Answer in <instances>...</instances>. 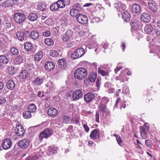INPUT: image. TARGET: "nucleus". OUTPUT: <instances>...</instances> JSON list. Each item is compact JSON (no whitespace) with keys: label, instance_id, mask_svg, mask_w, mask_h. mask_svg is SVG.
I'll list each match as a JSON object with an SVG mask.
<instances>
[{"label":"nucleus","instance_id":"15","mask_svg":"<svg viewBox=\"0 0 160 160\" xmlns=\"http://www.w3.org/2000/svg\"><path fill=\"white\" fill-rule=\"evenodd\" d=\"M132 10L133 12L135 14H139L141 12V6L137 4H134L132 5Z\"/></svg>","mask_w":160,"mask_h":160},{"label":"nucleus","instance_id":"2","mask_svg":"<svg viewBox=\"0 0 160 160\" xmlns=\"http://www.w3.org/2000/svg\"><path fill=\"white\" fill-rule=\"evenodd\" d=\"M16 38L19 41H22L29 36V31L28 30L22 31L18 30L16 33Z\"/></svg>","mask_w":160,"mask_h":160},{"label":"nucleus","instance_id":"4","mask_svg":"<svg viewBox=\"0 0 160 160\" xmlns=\"http://www.w3.org/2000/svg\"><path fill=\"white\" fill-rule=\"evenodd\" d=\"M14 18L16 23L21 24L25 20L26 17L25 14L21 12H18L14 14Z\"/></svg>","mask_w":160,"mask_h":160},{"label":"nucleus","instance_id":"29","mask_svg":"<svg viewBox=\"0 0 160 160\" xmlns=\"http://www.w3.org/2000/svg\"><path fill=\"white\" fill-rule=\"evenodd\" d=\"M29 35L31 38L34 40L36 39L39 36L38 32L35 30L32 31L30 33H29Z\"/></svg>","mask_w":160,"mask_h":160},{"label":"nucleus","instance_id":"32","mask_svg":"<svg viewBox=\"0 0 160 160\" xmlns=\"http://www.w3.org/2000/svg\"><path fill=\"white\" fill-rule=\"evenodd\" d=\"M97 76V74L96 72H93L91 73L89 77L88 80L91 82H93L95 80Z\"/></svg>","mask_w":160,"mask_h":160},{"label":"nucleus","instance_id":"22","mask_svg":"<svg viewBox=\"0 0 160 160\" xmlns=\"http://www.w3.org/2000/svg\"><path fill=\"white\" fill-rule=\"evenodd\" d=\"M48 113L49 116L53 117L56 116L58 114L57 110L53 108H49L48 110Z\"/></svg>","mask_w":160,"mask_h":160},{"label":"nucleus","instance_id":"53","mask_svg":"<svg viewBox=\"0 0 160 160\" xmlns=\"http://www.w3.org/2000/svg\"><path fill=\"white\" fill-rule=\"evenodd\" d=\"M70 117L68 116H64L63 118V122L65 123H67L70 120Z\"/></svg>","mask_w":160,"mask_h":160},{"label":"nucleus","instance_id":"61","mask_svg":"<svg viewBox=\"0 0 160 160\" xmlns=\"http://www.w3.org/2000/svg\"><path fill=\"white\" fill-rule=\"evenodd\" d=\"M131 25L132 28L134 29H136L138 27V25L137 24L133 22L131 24Z\"/></svg>","mask_w":160,"mask_h":160},{"label":"nucleus","instance_id":"8","mask_svg":"<svg viewBox=\"0 0 160 160\" xmlns=\"http://www.w3.org/2000/svg\"><path fill=\"white\" fill-rule=\"evenodd\" d=\"M15 133L18 136L23 137L25 133V130L21 125H17L14 130Z\"/></svg>","mask_w":160,"mask_h":160},{"label":"nucleus","instance_id":"43","mask_svg":"<svg viewBox=\"0 0 160 160\" xmlns=\"http://www.w3.org/2000/svg\"><path fill=\"white\" fill-rule=\"evenodd\" d=\"M152 23L154 26L160 28V18L154 19L152 22Z\"/></svg>","mask_w":160,"mask_h":160},{"label":"nucleus","instance_id":"63","mask_svg":"<svg viewBox=\"0 0 160 160\" xmlns=\"http://www.w3.org/2000/svg\"><path fill=\"white\" fill-rule=\"evenodd\" d=\"M73 127L72 126H69L67 129V131L70 132H72L73 131Z\"/></svg>","mask_w":160,"mask_h":160},{"label":"nucleus","instance_id":"33","mask_svg":"<svg viewBox=\"0 0 160 160\" xmlns=\"http://www.w3.org/2000/svg\"><path fill=\"white\" fill-rule=\"evenodd\" d=\"M144 29L145 32L147 33H150L153 30L152 26L150 24L145 26Z\"/></svg>","mask_w":160,"mask_h":160},{"label":"nucleus","instance_id":"12","mask_svg":"<svg viewBox=\"0 0 160 160\" xmlns=\"http://www.w3.org/2000/svg\"><path fill=\"white\" fill-rule=\"evenodd\" d=\"M114 7L117 8L118 11L121 12L126 9V5L122 4L121 2L116 1L114 3Z\"/></svg>","mask_w":160,"mask_h":160},{"label":"nucleus","instance_id":"27","mask_svg":"<svg viewBox=\"0 0 160 160\" xmlns=\"http://www.w3.org/2000/svg\"><path fill=\"white\" fill-rule=\"evenodd\" d=\"M24 48L26 51H30L33 49V45L31 42H27L24 44Z\"/></svg>","mask_w":160,"mask_h":160},{"label":"nucleus","instance_id":"62","mask_svg":"<svg viewBox=\"0 0 160 160\" xmlns=\"http://www.w3.org/2000/svg\"><path fill=\"white\" fill-rule=\"evenodd\" d=\"M125 101H122L121 102V106H120V108H124L126 107V104H125Z\"/></svg>","mask_w":160,"mask_h":160},{"label":"nucleus","instance_id":"28","mask_svg":"<svg viewBox=\"0 0 160 160\" xmlns=\"http://www.w3.org/2000/svg\"><path fill=\"white\" fill-rule=\"evenodd\" d=\"M28 18L29 20L33 22L35 21L38 18V16L34 12H32L28 15Z\"/></svg>","mask_w":160,"mask_h":160},{"label":"nucleus","instance_id":"52","mask_svg":"<svg viewBox=\"0 0 160 160\" xmlns=\"http://www.w3.org/2000/svg\"><path fill=\"white\" fill-rule=\"evenodd\" d=\"M129 92V90L128 88L126 87H124L122 89V92L125 94H126Z\"/></svg>","mask_w":160,"mask_h":160},{"label":"nucleus","instance_id":"5","mask_svg":"<svg viewBox=\"0 0 160 160\" xmlns=\"http://www.w3.org/2000/svg\"><path fill=\"white\" fill-rule=\"evenodd\" d=\"M53 131L51 128H46L39 135V140L42 141L43 138H48L53 134Z\"/></svg>","mask_w":160,"mask_h":160},{"label":"nucleus","instance_id":"51","mask_svg":"<svg viewBox=\"0 0 160 160\" xmlns=\"http://www.w3.org/2000/svg\"><path fill=\"white\" fill-rule=\"evenodd\" d=\"M6 102L5 97L3 96H0V104L4 103Z\"/></svg>","mask_w":160,"mask_h":160},{"label":"nucleus","instance_id":"17","mask_svg":"<svg viewBox=\"0 0 160 160\" xmlns=\"http://www.w3.org/2000/svg\"><path fill=\"white\" fill-rule=\"evenodd\" d=\"M141 19L144 22H148L150 21L151 16L148 13H143L141 15Z\"/></svg>","mask_w":160,"mask_h":160},{"label":"nucleus","instance_id":"37","mask_svg":"<svg viewBox=\"0 0 160 160\" xmlns=\"http://www.w3.org/2000/svg\"><path fill=\"white\" fill-rule=\"evenodd\" d=\"M10 52L12 56H17L19 53V51L18 48L12 47L10 48Z\"/></svg>","mask_w":160,"mask_h":160},{"label":"nucleus","instance_id":"64","mask_svg":"<svg viewBox=\"0 0 160 160\" xmlns=\"http://www.w3.org/2000/svg\"><path fill=\"white\" fill-rule=\"evenodd\" d=\"M154 32L156 35L160 36V30L158 29H155L154 30Z\"/></svg>","mask_w":160,"mask_h":160},{"label":"nucleus","instance_id":"42","mask_svg":"<svg viewBox=\"0 0 160 160\" xmlns=\"http://www.w3.org/2000/svg\"><path fill=\"white\" fill-rule=\"evenodd\" d=\"M72 8L76 12H80L82 9L81 5L78 3H75L73 5Z\"/></svg>","mask_w":160,"mask_h":160},{"label":"nucleus","instance_id":"41","mask_svg":"<svg viewBox=\"0 0 160 160\" xmlns=\"http://www.w3.org/2000/svg\"><path fill=\"white\" fill-rule=\"evenodd\" d=\"M98 108L99 111L104 112L106 109L107 107L105 104L100 103L98 106Z\"/></svg>","mask_w":160,"mask_h":160},{"label":"nucleus","instance_id":"18","mask_svg":"<svg viewBox=\"0 0 160 160\" xmlns=\"http://www.w3.org/2000/svg\"><path fill=\"white\" fill-rule=\"evenodd\" d=\"M29 73L28 72L25 70H22L19 74V77L20 79L25 81L28 77Z\"/></svg>","mask_w":160,"mask_h":160},{"label":"nucleus","instance_id":"36","mask_svg":"<svg viewBox=\"0 0 160 160\" xmlns=\"http://www.w3.org/2000/svg\"><path fill=\"white\" fill-rule=\"evenodd\" d=\"M59 8L58 5L57 4V2L53 3L51 6L50 10L52 11H55L58 10Z\"/></svg>","mask_w":160,"mask_h":160},{"label":"nucleus","instance_id":"58","mask_svg":"<svg viewBox=\"0 0 160 160\" xmlns=\"http://www.w3.org/2000/svg\"><path fill=\"white\" fill-rule=\"evenodd\" d=\"M83 127L84 129V130L87 132H88L89 130V128L87 124H85L83 125Z\"/></svg>","mask_w":160,"mask_h":160},{"label":"nucleus","instance_id":"31","mask_svg":"<svg viewBox=\"0 0 160 160\" xmlns=\"http://www.w3.org/2000/svg\"><path fill=\"white\" fill-rule=\"evenodd\" d=\"M37 109L36 106L33 103H32L29 105L28 107V110L31 113L35 112Z\"/></svg>","mask_w":160,"mask_h":160},{"label":"nucleus","instance_id":"40","mask_svg":"<svg viewBox=\"0 0 160 160\" xmlns=\"http://www.w3.org/2000/svg\"><path fill=\"white\" fill-rule=\"evenodd\" d=\"M144 127L142 126L140 127V133L143 132V133H147L149 131V128L148 126H146L145 124L144 125Z\"/></svg>","mask_w":160,"mask_h":160},{"label":"nucleus","instance_id":"24","mask_svg":"<svg viewBox=\"0 0 160 160\" xmlns=\"http://www.w3.org/2000/svg\"><path fill=\"white\" fill-rule=\"evenodd\" d=\"M15 84L14 82L12 80H8L6 83L7 88L10 90H12L15 87Z\"/></svg>","mask_w":160,"mask_h":160},{"label":"nucleus","instance_id":"35","mask_svg":"<svg viewBox=\"0 0 160 160\" xmlns=\"http://www.w3.org/2000/svg\"><path fill=\"white\" fill-rule=\"evenodd\" d=\"M43 56L42 52L40 51L37 53L34 56V59L36 61H39Z\"/></svg>","mask_w":160,"mask_h":160},{"label":"nucleus","instance_id":"45","mask_svg":"<svg viewBox=\"0 0 160 160\" xmlns=\"http://www.w3.org/2000/svg\"><path fill=\"white\" fill-rule=\"evenodd\" d=\"M57 2V4L60 8H65L62 0H58Z\"/></svg>","mask_w":160,"mask_h":160},{"label":"nucleus","instance_id":"57","mask_svg":"<svg viewBox=\"0 0 160 160\" xmlns=\"http://www.w3.org/2000/svg\"><path fill=\"white\" fill-rule=\"evenodd\" d=\"M42 35L45 37H48L50 35V32L49 31L47 30L43 32Z\"/></svg>","mask_w":160,"mask_h":160},{"label":"nucleus","instance_id":"3","mask_svg":"<svg viewBox=\"0 0 160 160\" xmlns=\"http://www.w3.org/2000/svg\"><path fill=\"white\" fill-rule=\"evenodd\" d=\"M85 53L84 50L82 48H78L71 55V57L72 59H75L82 57Z\"/></svg>","mask_w":160,"mask_h":160},{"label":"nucleus","instance_id":"44","mask_svg":"<svg viewBox=\"0 0 160 160\" xmlns=\"http://www.w3.org/2000/svg\"><path fill=\"white\" fill-rule=\"evenodd\" d=\"M38 9L42 11H45L46 9V4L43 3H40L38 6Z\"/></svg>","mask_w":160,"mask_h":160},{"label":"nucleus","instance_id":"1","mask_svg":"<svg viewBox=\"0 0 160 160\" xmlns=\"http://www.w3.org/2000/svg\"><path fill=\"white\" fill-rule=\"evenodd\" d=\"M87 70L83 68H80L77 69L74 72V76L78 79H82L87 75Z\"/></svg>","mask_w":160,"mask_h":160},{"label":"nucleus","instance_id":"13","mask_svg":"<svg viewBox=\"0 0 160 160\" xmlns=\"http://www.w3.org/2000/svg\"><path fill=\"white\" fill-rule=\"evenodd\" d=\"M149 8L151 12H156L158 11V5L154 1H151L148 3Z\"/></svg>","mask_w":160,"mask_h":160},{"label":"nucleus","instance_id":"19","mask_svg":"<svg viewBox=\"0 0 160 160\" xmlns=\"http://www.w3.org/2000/svg\"><path fill=\"white\" fill-rule=\"evenodd\" d=\"M100 133L99 130L95 129L91 133L90 137L93 139H95L99 138Z\"/></svg>","mask_w":160,"mask_h":160},{"label":"nucleus","instance_id":"54","mask_svg":"<svg viewBox=\"0 0 160 160\" xmlns=\"http://www.w3.org/2000/svg\"><path fill=\"white\" fill-rule=\"evenodd\" d=\"M50 53L52 54L53 57H57L59 55L58 53L56 51L53 50L51 51Z\"/></svg>","mask_w":160,"mask_h":160},{"label":"nucleus","instance_id":"34","mask_svg":"<svg viewBox=\"0 0 160 160\" xmlns=\"http://www.w3.org/2000/svg\"><path fill=\"white\" fill-rule=\"evenodd\" d=\"M23 117L25 119H28L32 117L31 112L28 110L23 112L22 114Z\"/></svg>","mask_w":160,"mask_h":160},{"label":"nucleus","instance_id":"25","mask_svg":"<svg viewBox=\"0 0 160 160\" xmlns=\"http://www.w3.org/2000/svg\"><path fill=\"white\" fill-rule=\"evenodd\" d=\"M122 17L124 21L128 22L130 20L131 15L128 12L125 11L122 14Z\"/></svg>","mask_w":160,"mask_h":160},{"label":"nucleus","instance_id":"49","mask_svg":"<svg viewBox=\"0 0 160 160\" xmlns=\"http://www.w3.org/2000/svg\"><path fill=\"white\" fill-rule=\"evenodd\" d=\"M70 38L66 35V33H65L62 35V39L64 41L67 42L70 39Z\"/></svg>","mask_w":160,"mask_h":160},{"label":"nucleus","instance_id":"26","mask_svg":"<svg viewBox=\"0 0 160 160\" xmlns=\"http://www.w3.org/2000/svg\"><path fill=\"white\" fill-rule=\"evenodd\" d=\"M43 79L42 78L37 77L32 82L33 84L35 85L39 86L43 82Z\"/></svg>","mask_w":160,"mask_h":160},{"label":"nucleus","instance_id":"55","mask_svg":"<svg viewBox=\"0 0 160 160\" xmlns=\"http://www.w3.org/2000/svg\"><path fill=\"white\" fill-rule=\"evenodd\" d=\"M65 7L66 6H68L70 4V0H62Z\"/></svg>","mask_w":160,"mask_h":160},{"label":"nucleus","instance_id":"50","mask_svg":"<svg viewBox=\"0 0 160 160\" xmlns=\"http://www.w3.org/2000/svg\"><path fill=\"white\" fill-rule=\"evenodd\" d=\"M145 144L146 146L149 147H152V142L150 140H146L145 141Z\"/></svg>","mask_w":160,"mask_h":160},{"label":"nucleus","instance_id":"10","mask_svg":"<svg viewBox=\"0 0 160 160\" xmlns=\"http://www.w3.org/2000/svg\"><path fill=\"white\" fill-rule=\"evenodd\" d=\"M30 143V142L28 139L24 138L20 140L18 142V145L20 148H25L29 146Z\"/></svg>","mask_w":160,"mask_h":160},{"label":"nucleus","instance_id":"56","mask_svg":"<svg viewBox=\"0 0 160 160\" xmlns=\"http://www.w3.org/2000/svg\"><path fill=\"white\" fill-rule=\"evenodd\" d=\"M46 86L50 90H52L54 89V85L52 82H49L47 84Z\"/></svg>","mask_w":160,"mask_h":160},{"label":"nucleus","instance_id":"39","mask_svg":"<svg viewBox=\"0 0 160 160\" xmlns=\"http://www.w3.org/2000/svg\"><path fill=\"white\" fill-rule=\"evenodd\" d=\"M44 42L45 44L48 46H52L54 44V41L52 39L47 38L45 39Z\"/></svg>","mask_w":160,"mask_h":160},{"label":"nucleus","instance_id":"20","mask_svg":"<svg viewBox=\"0 0 160 160\" xmlns=\"http://www.w3.org/2000/svg\"><path fill=\"white\" fill-rule=\"evenodd\" d=\"M58 148V147L54 145L52 146H49L48 148V150L47 151V154L48 155L50 156L52 154H54L57 152V150Z\"/></svg>","mask_w":160,"mask_h":160},{"label":"nucleus","instance_id":"7","mask_svg":"<svg viewBox=\"0 0 160 160\" xmlns=\"http://www.w3.org/2000/svg\"><path fill=\"white\" fill-rule=\"evenodd\" d=\"M75 17L78 22L81 24H86L88 22V18L85 15L79 13L76 15Z\"/></svg>","mask_w":160,"mask_h":160},{"label":"nucleus","instance_id":"47","mask_svg":"<svg viewBox=\"0 0 160 160\" xmlns=\"http://www.w3.org/2000/svg\"><path fill=\"white\" fill-rule=\"evenodd\" d=\"M3 25L4 28H8L11 27V22L9 21H5L3 22Z\"/></svg>","mask_w":160,"mask_h":160},{"label":"nucleus","instance_id":"23","mask_svg":"<svg viewBox=\"0 0 160 160\" xmlns=\"http://www.w3.org/2000/svg\"><path fill=\"white\" fill-rule=\"evenodd\" d=\"M24 60L23 56L19 55L14 58V62L16 64H20L23 62Z\"/></svg>","mask_w":160,"mask_h":160},{"label":"nucleus","instance_id":"60","mask_svg":"<svg viewBox=\"0 0 160 160\" xmlns=\"http://www.w3.org/2000/svg\"><path fill=\"white\" fill-rule=\"evenodd\" d=\"M95 121L99 123V113L98 112H96V114Z\"/></svg>","mask_w":160,"mask_h":160},{"label":"nucleus","instance_id":"46","mask_svg":"<svg viewBox=\"0 0 160 160\" xmlns=\"http://www.w3.org/2000/svg\"><path fill=\"white\" fill-rule=\"evenodd\" d=\"M65 33L70 38L73 35V32L71 29H68Z\"/></svg>","mask_w":160,"mask_h":160},{"label":"nucleus","instance_id":"9","mask_svg":"<svg viewBox=\"0 0 160 160\" xmlns=\"http://www.w3.org/2000/svg\"><path fill=\"white\" fill-rule=\"evenodd\" d=\"M83 95V93L82 90H76L72 94V99L76 101L82 98Z\"/></svg>","mask_w":160,"mask_h":160},{"label":"nucleus","instance_id":"30","mask_svg":"<svg viewBox=\"0 0 160 160\" xmlns=\"http://www.w3.org/2000/svg\"><path fill=\"white\" fill-rule=\"evenodd\" d=\"M9 62L8 59L5 56L2 55L0 56V63L1 64H7Z\"/></svg>","mask_w":160,"mask_h":160},{"label":"nucleus","instance_id":"6","mask_svg":"<svg viewBox=\"0 0 160 160\" xmlns=\"http://www.w3.org/2000/svg\"><path fill=\"white\" fill-rule=\"evenodd\" d=\"M84 100L87 103L94 101L95 100V93L90 92L85 94L84 95Z\"/></svg>","mask_w":160,"mask_h":160},{"label":"nucleus","instance_id":"48","mask_svg":"<svg viewBox=\"0 0 160 160\" xmlns=\"http://www.w3.org/2000/svg\"><path fill=\"white\" fill-rule=\"evenodd\" d=\"M118 144L121 146H122L123 145V142L122 139L120 136H119L116 138Z\"/></svg>","mask_w":160,"mask_h":160},{"label":"nucleus","instance_id":"11","mask_svg":"<svg viewBox=\"0 0 160 160\" xmlns=\"http://www.w3.org/2000/svg\"><path fill=\"white\" fill-rule=\"evenodd\" d=\"M12 145V142L10 139L7 138L5 139L2 143L3 148L5 150L10 148Z\"/></svg>","mask_w":160,"mask_h":160},{"label":"nucleus","instance_id":"21","mask_svg":"<svg viewBox=\"0 0 160 160\" xmlns=\"http://www.w3.org/2000/svg\"><path fill=\"white\" fill-rule=\"evenodd\" d=\"M58 64L59 67L63 69L67 67V63L65 59L64 58L59 59L58 61Z\"/></svg>","mask_w":160,"mask_h":160},{"label":"nucleus","instance_id":"38","mask_svg":"<svg viewBox=\"0 0 160 160\" xmlns=\"http://www.w3.org/2000/svg\"><path fill=\"white\" fill-rule=\"evenodd\" d=\"M98 73L102 76H106L109 75V72L108 71L102 69L100 68H98Z\"/></svg>","mask_w":160,"mask_h":160},{"label":"nucleus","instance_id":"59","mask_svg":"<svg viewBox=\"0 0 160 160\" xmlns=\"http://www.w3.org/2000/svg\"><path fill=\"white\" fill-rule=\"evenodd\" d=\"M12 1L10 0H8L5 2V7H9L12 5V3H11Z\"/></svg>","mask_w":160,"mask_h":160},{"label":"nucleus","instance_id":"16","mask_svg":"<svg viewBox=\"0 0 160 160\" xmlns=\"http://www.w3.org/2000/svg\"><path fill=\"white\" fill-rule=\"evenodd\" d=\"M55 64L52 62H45V68L48 71L53 70L55 68Z\"/></svg>","mask_w":160,"mask_h":160},{"label":"nucleus","instance_id":"14","mask_svg":"<svg viewBox=\"0 0 160 160\" xmlns=\"http://www.w3.org/2000/svg\"><path fill=\"white\" fill-rule=\"evenodd\" d=\"M113 85L111 83L106 82L104 84V87L107 91L109 93H112L114 92L115 89L113 88Z\"/></svg>","mask_w":160,"mask_h":160}]
</instances>
